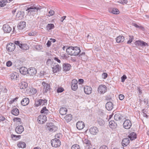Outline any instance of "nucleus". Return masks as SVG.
<instances>
[{"instance_id": "obj_45", "label": "nucleus", "mask_w": 149, "mask_h": 149, "mask_svg": "<svg viewBox=\"0 0 149 149\" xmlns=\"http://www.w3.org/2000/svg\"><path fill=\"white\" fill-rule=\"evenodd\" d=\"M71 149H80V148L79 145L74 144L72 146Z\"/></svg>"}, {"instance_id": "obj_39", "label": "nucleus", "mask_w": 149, "mask_h": 149, "mask_svg": "<svg viewBox=\"0 0 149 149\" xmlns=\"http://www.w3.org/2000/svg\"><path fill=\"white\" fill-rule=\"evenodd\" d=\"M64 118L67 122L70 121L72 119V116L71 114L67 115L65 116Z\"/></svg>"}, {"instance_id": "obj_11", "label": "nucleus", "mask_w": 149, "mask_h": 149, "mask_svg": "<svg viewBox=\"0 0 149 149\" xmlns=\"http://www.w3.org/2000/svg\"><path fill=\"white\" fill-rule=\"evenodd\" d=\"M107 91V87L104 85H100L98 88V91L100 93H104Z\"/></svg>"}, {"instance_id": "obj_41", "label": "nucleus", "mask_w": 149, "mask_h": 149, "mask_svg": "<svg viewBox=\"0 0 149 149\" xmlns=\"http://www.w3.org/2000/svg\"><path fill=\"white\" fill-rule=\"evenodd\" d=\"M49 111V110L46 109V107H43L40 111V112L42 113L47 114Z\"/></svg>"}, {"instance_id": "obj_49", "label": "nucleus", "mask_w": 149, "mask_h": 149, "mask_svg": "<svg viewBox=\"0 0 149 149\" xmlns=\"http://www.w3.org/2000/svg\"><path fill=\"white\" fill-rule=\"evenodd\" d=\"M30 92L32 94H34L36 93L37 91L36 89L34 88H32L30 90Z\"/></svg>"}, {"instance_id": "obj_60", "label": "nucleus", "mask_w": 149, "mask_h": 149, "mask_svg": "<svg viewBox=\"0 0 149 149\" xmlns=\"http://www.w3.org/2000/svg\"><path fill=\"white\" fill-rule=\"evenodd\" d=\"M99 149H108V148L106 146L103 145L101 146Z\"/></svg>"}, {"instance_id": "obj_62", "label": "nucleus", "mask_w": 149, "mask_h": 149, "mask_svg": "<svg viewBox=\"0 0 149 149\" xmlns=\"http://www.w3.org/2000/svg\"><path fill=\"white\" fill-rule=\"evenodd\" d=\"M51 44V41L49 40L48 41L46 45L47 47H49Z\"/></svg>"}, {"instance_id": "obj_56", "label": "nucleus", "mask_w": 149, "mask_h": 149, "mask_svg": "<svg viewBox=\"0 0 149 149\" xmlns=\"http://www.w3.org/2000/svg\"><path fill=\"white\" fill-rule=\"evenodd\" d=\"M28 35L29 36H35L36 35V33L35 32H29L28 33Z\"/></svg>"}, {"instance_id": "obj_43", "label": "nucleus", "mask_w": 149, "mask_h": 149, "mask_svg": "<svg viewBox=\"0 0 149 149\" xmlns=\"http://www.w3.org/2000/svg\"><path fill=\"white\" fill-rule=\"evenodd\" d=\"M40 104L42 106L46 105L47 104V100H46L40 99Z\"/></svg>"}, {"instance_id": "obj_26", "label": "nucleus", "mask_w": 149, "mask_h": 149, "mask_svg": "<svg viewBox=\"0 0 149 149\" xmlns=\"http://www.w3.org/2000/svg\"><path fill=\"white\" fill-rule=\"evenodd\" d=\"M84 143L85 144V146L86 148L89 149L91 147L90 141L88 139H85L83 141Z\"/></svg>"}, {"instance_id": "obj_23", "label": "nucleus", "mask_w": 149, "mask_h": 149, "mask_svg": "<svg viewBox=\"0 0 149 149\" xmlns=\"http://www.w3.org/2000/svg\"><path fill=\"white\" fill-rule=\"evenodd\" d=\"M19 87L21 89H24L28 86V84L25 81H22L19 84Z\"/></svg>"}, {"instance_id": "obj_53", "label": "nucleus", "mask_w": 149, "mask_h": 149, "mask_svg": "<svg viewBox=\"0 0 149 149\" xmlns=\"http://www.w3.org/2000/svg\"><path fill=\"white\" fill-rule=\"evenodd\" d=\"M35 104L36 107H38L39 105H41L40 104V100H37V101H36Z\"/></svg>"}, {"instance_id": "obj_10", "label": "nucleus", "mask_w": 149, "mask_h": 149, "mask_svg": "<svg viewBox=\"0 0 149 149\" xmlns=\"http://www.w3.org/2000/svg\"><path fill=\"white\" fill-rule=\"evenodd\" d=\"M135 45L136 46H140L141 47H144L146 46H148V44L143 41L139 40L136 41L135 42Z\"/></svg>"}, {"instance_id": "obj_59", "label": "nucleus", "mask_w": 149, "mask_h": 149, "mask_svg": "<svg viewBox=\"0 0 149 149\" xmlns=\"http://www.w3.org/2000/svg\"><path fill=\"white\" fill-rule=\"evenodd\" d=\"M124 98V96L123 95L120 94L119 95V98L120 100H123Z\"/></svg>"}, {"instance_id": "obj_29", "label": "nucleus", "mask_w": 149, "mask_h": 149, "mask_svg": "<svg viewBox=\"0 0 149 149\" xmlns=\"http://www.w3.org/2000/svg\"><path fill=\"white\" fill-rule=\"evenodd\" d=\"M10 77L12 80H17L19 75L16 73H12L10 74Z\"/></svg>"}, {"instance_id": "obj_44", "label": "nucleus", "mask_w": 149, "mask_h": 149, "mask_svg": "<svg viewBox=\"0 0 149 149\" xmlns=\"http://www.w3.org/2000/svg\"><path fill=\"white\" fill-rule=\"evenodd\" d=\"M11 137L14 140H16L20 138L21 137L20 135L16 136L14 134H12L11 136Z\"/></svg>"}, {"instance_id": "obj_42", "label": "nucleus", "mask_w": 149, "mask_h": 149, "mask_svg": "<svg viewBox=\"0 0 149 149\" xmlns=\"http://www.w3.org/2000/svg\"><path fill=\"white\" fill-rule=\"evenodd\" d=\"M7 3L6 0H3L0 1V6L1 7H3L5 6Z\"/></svg>"}, {"instance_id": "obj_57", "label": "nucleus", "mask_w": 149, "mask_h": 149, "mask_svg": "<svg viewBox=\"0 0 149 149\" xmlns=\"http://www.w3.org/2000/svg\"><path fill=\"white\" fill-rule=\"evenodd\" d=\"M107 76V74L106 73H103L102 74V77L104 79H106Z\"/></svg>"}, {"instance_id": "obj_52", "label": "nucleus", "mask_w": 149, "mask_h": 149, "mask_svg": "<svg viewBox=\"0 0 149 149\" xmlns=\"http://www.w3.org/2000/svg\"><path fill=\"white\" fill-rule=\"evenodd\" d=\"M130 39L129 40L127 41V43L128 44L130 43L132 41V40L134 39V37L133 36H129Z\"/></svg>"}, {"instance_id": "obj_13", "label": "nucleus", "mask_w": 149, "mask_h": 149, "mask_svg": "<svg viewBox=\"0 0 149 149\" xmlns=\"http://www.w3.org/2000/svg\"><path fill=\"white\" fill-rule=\"evenodd\" d=\"M89 132L91 134L95 135L98 133L99 130L97 127H93L90 129Z\"/></svg>"}, {"instance_id": "obj_34", "label": "nucleus", "mask_w": 149, "mask_h": 149, "mask_svg": "<svg viewBox=\"0 0 149 149\" xmlns=\"http://www.w3.org/2000/svg\"><path fill=\"white\" fill-rule=\"evenodd\" d=\"M109 124L110 127L114 128L116 127L117 123L114 120H111L109 123Z\"/></svg>"}, {"instance_id": "obj_21", "label": "nucleus", "mask_w": 149, "mask_h": 149, "mask_svg": "<svg viewBox=\"0 0 149 149\" xmlns=\"http://www.w3.org/2000/svg\"><path fill=\"white\" fill-rule=\"evenodd\" d=\"M105 107L108 110H111L113 108V104L111 102H108L106 103Z\"/></svg>"}, {"instance_id": "obj_32", "label": "nucleus", "mask_w": 149, "mask_h": 149, "mask_svg": "<svg viewBox=\"0 0 149 149\" xmlns=\"http://www.w3.org/2000/svg\"><path fill=\"white\" fill-rule=\"evenodd\" d=\"M124 40V37L123 36H119L117 37L116 39V42L118 43L123 42Z\"/></svg>"}, {"instance_id": "obj_27", "label": "nucleus", "mask_w": 149, "mask_h": 149, "mask_svg": "<svg viewBox=\"0 0 149 149\" xmlns=\"http://www.w3.org/2000/svg\"><path fill=\"white\" fill-rule=\"evenodd\" d=\"M130 142V140L128 138H125L123 139L122 142V145L123 146H126Z\"/></svg>"}, {"instance_id": "obj_12", "label": "nucleus", "mask_w": 149, "mask_h": 149, "mask_svg": "<svg viewBox=\"0 0 149 149\" xmlns=\"http://www.w3.org/2000/svg\"><path fill=\"white\" fill-rule=\"evenodd\" d=\"M36 69L33 67H31L29 68L27 72L28 73L30 76H33L37 73Z\"/></svg>"}, {"instance_id": "obj_15", "label": "nucleus", "mask_w": 149, "mask_h": 149, "mask_svg": "<svg viewBox=\"0 0 149 149\" xmlns=\"http://www.w3.org/2000/svg\"><path fill=\"white\" fill-rule=\"evenodd\" d=\"M41 8L42 7L40 6L38 7L35 4H32L29 6L26 11H27L31 9L40 10Z\"/></svg>"}, {"instance_id": "obj_24", "label": "nucleus", "mask_w": 149, "mask_h": 149, "mask_svg": "<svg viewBox=\"0 0 149 149\" xmlns=\"http://www.w3.org/2000/svg\"><path fill=\"white\" fill-rule=\"evenodd\" d=\"M29 101L28 98L25 97L23 98L21 101V104L24 106L27 105L29 103Z\"/></svg>"}, {"instance_id": "obj_18", "label": "nucleus", "mask_w": 149, "mask_h": 149, "mask_svg": "<svg viewBox=\"0 0 149 149\" xmlns=\"http://www.w3.org/2000/svg\"><path fill=\"white\" fill-rule=\"evenodd\" d=\"M84 90L85 93L87 94H90L92 92V88L88 86H85L84 88Z\"/></svg>"}, {"instance_id": "obj_54", "label": "nucleus", "mask_w": 149, "mask_h": 149, "mask_svg": "<svg viewBox=\"0 0 149 149\" xmlns=\"http://www.w3.org/2000/svg\"><path fill=\"white\" fill-rule=\"evenodd\" d=\"M54 14V12L53 10H50V11L49 12V14L48 15L49 16H52Z\"/></svg>"}, {"instance_id": "obj_5", "label": "nucleus", "mask_w": 149, "mask_h": 149, "mask_svg": "<svg viewBox=\"0 0 149 149\" xmlns=\"http://www.w3.org/2000/svg\"><path fill=\"white\" fill-rule=\"evenodd\" d=\"M15 43H8L6 47L7 50L10 52L14 51L15 48Z\"/></svg>"}, {"instance_id": "obj_48", "label": "nucleus", "mask_w": 149, "mask_h": 149, "mask_svg": "<svg viewBox=\"0 0 149 149\" xmlns=\"http://www.w3.org/2000/svg\"><path fill=\"white\" fill-rule=\"evenodd\" d=\"M52 63V61L50 59H48L46 62L47 65L49 66L51 65Z\"/></svg>"}, {"instance_id": "obj_33", "label": "nucleus", "mask_w": 149, "mask_h": 149, "mask_svg": "<svg viewBox=\"0 0 149 149\" xmlns=\"http://www.w3.org/2000/svg\"><path fill=\"white\" fill-rule=\"evenodd\" d=\"M67 109L65 108H61L59 110V113L61 115H64L66 113Z\"/></svg>"}, {"instance_id": "obj_30", "label": "nucleus", "mask_w": 149, "mask_h": 149, "mask_svg": "<svg viewBox=\"0 0 149 149\" xmlns=\"http://www.w3.org/2000/svg\"><path fill=\"white\" fill-rule=\"evenodd\" d=\"M128 137L131 140H133L136 138V134L135 132H132L129 135Z\"/></svg>"}, {"instance_id": "obj_47", "label": "nucleus", "mask_w": 149, "mask_h": 149, "mask_svg": "<svg viewBox=\"0 0 149 149\" xmlns=\"http://www.w3.org/2000/svg\"><path fill=\"white\" fill-rule=\"evenodd\" d=\"M62 134L60 133H59L56 134L55 136V138H56V139H61L62 137Z\"/></svg>"}, {"instance_id": "obj_64", "label": "nucleus", "mask_w": 149, "mask_h": 149, "mask_svg": "<svg viewBox=\"0 0 149 149\" xmlns=\"http://www.w3.org/2000/svg\"><path fill=\"white\" fill-rule=\"evenodd\" d=\"M5 118L4 117L1 116H0V121H3L5 120Z\"/></svg>"}, {"instance_id": "obj_40", "label": "nucleus", "mask_w": 149, "mask_h": 149, "mask_svg": "<svg viewBox=\"0 0 149 149\" xmlns=\"http://www.w3.org/2000/svg\"><path fill=\"white\" fill-rule=\"evenodd\" d=\"M17 146L19 147L24 148L26 146V143L23 142H20L18 144Z\"/></svg>"}, {"instance_id": "obj_61", "label": "nucleus", "mask_w": 149, "mask_h": 149, "mask_svg": "<svg viewBox=\"0 0 149 149\" xmlns=\"http://www.w3.org/2000/svg\"><path fill=\"white\" fill-rule=\"evenodd\" d=\"M54 59L55 60L57 61L58 62V63H61V61L57 57H55L54 58Z\"/></svg>"}, {"instance_id": "obj_7", "label": "nucleus", "mask_w": 149, "mask_h": 149, "mask_svg": "<svg viewBox=\"0 0 149 149\" xmlns=\"http://www.w3.org/2000/svg\"><path fill=\"white\" fill-rule=\"evenodd\" d=\"M123 125L125 129H128L131 127L132 126V123L130 120L127 119L125 121Z\"/></svg>"}, {"instance_id": "obj_1", "label": "nucleus", "mask_w": 149, "mask_h": 149, "mask_svg": "<svg viewBox=\"0 0 149 149\" xmlns=\"http://www.w3.org/2000/svg\"><path fill=\"white\" fill-rule=\"evenodd\" d=\"M66 50L68 54L71 55H78L81 52L80 48L78 47H74L70 46L67 48Z\"/></svg>"}, {"instance_id": "obj_28", "label": "nucleus", "mask_w": 149, "mask_h": 149, "mask_svg": "<svg viewBox=\"0 0 149 149\" xmlns=\"http://www.w3.org/2000/svg\"><path fill=\"white\" fill-rule=\"evenodd\" d=\"M38 10L31 9L27 11L28 14L34 16V14H36L37 13V11Z\"/></svg>"}, {"instance_id": "obj_31", "label": "nucleus", "mask_w": 149, "mask_h": 149, "mask_svg": "<svg viewBox=\"0 0 149 149\" xmlns=\"http://www.w3.org/2000/svg\"><path fill=\"white\" fill-rule=\"evenodd\" d=\"M23 17V15L22 12L20 11L18 12L16 16V18L17 20H19L22 19Z\"/></svg>"}, {"instance_id": "obj_55", "label": "nucleus", "mask_w": 149, "mask_h": 149, "mask_svg": "<svg viewBox=\"0 0 149 149\" xmlns=\"http://www.w3.org/2000/svg\"><path fill=\"white\" fill-rule=\"evenodd\" d=\"M127 79V77L125 75H123L121 77V79L122 80L121 81L123 82L125 81V79Z\"/></svg>"}, {"instance_id": "obj_4", "label": "nucleus", "mask_w": 149, "mask_h": 149, "mask_svg": "<svg viewBox=\"0 0 149 149\" xmlns=\"http://www.w3.org/2000/svg\"><path fill=\"white\" fill-rule=\"evenodd\" d=\"M47 120V117L44 115L42 114L40 115L37 119V121L39 123L42 124L44 123Z\"/></svg>"}, {"instance_id": "obj_50", "label": "nucleus", "mask_w": 149, "mask_h": 149, "mask_svg": "<svg viewBox=\"0 0 149 149\" xmlns=\"http://www.w3.org/2000/svg\"><path fill=\"white\" fill-rule=\"evenodd\" d=\"M64 89L62 87H59L57 89V92L58 93H61L63 91Z\"/></svg>"}, {"instance_id": "obj_2", "label": "nucleus", "mask_w": 149, "mask_h": 149, "mask_svg": "<svg viewBox=\"0 0 149 149\" xmlns=\"http://www.w3.org/2000/svg\"><path fill=\"white\" fill-rule=\"evenodd\" d=\"M46 128L49 132H54L57 130L58 128L52 123H49L47 124Z\"/></svg>"}, {"instance_id": "obj_36", "label": "nucleus", "mask_w": 149, "mask_h": 149, "mask_svg": "<svg viewBox=\"0 0 149 149\" xmlns=\"http://www.w3.org/2000/svg\"><path fill=\"white\" fill-rule=\"evenodd\" d=\"M11 113L15 116H17L19 113V110L17 108L13 109L11 111Z\"/></svg>"}, {"instance_id": "obj_16", "label": "nucleus", "mask_w": 149, "mask_h": 149, "mask_svg": "<svg viewBox=\"0 0 149 149\" xmlns=\"http://www.w3.org/2000/svg\"><path fill=\"white\" fill-rule=\"evenodd\" d=\"M3 29L4 32L6 33H10L12 30V28L8 24H6L3 25Z\"/></svg>"}, {"instance_id": "obj_38", "label": "nucleus", "mask_w": 149, "mask_h": 149, "mask_svg": "<svg viewBox=\"0 0 149 149\" xmlns=\"http://www.w3.org/2000/svg\"><path fill=\"white\" fill-rule=\"evenodd\" d=\"M54 27V25L53 24H48L46 27V29L48 31L53 29Z\"/></svg>"}, {"instance_id": "obj_58", "label": "nucleus", "mask_w": 149, "mask_h": 149, "mask_svg": "<svg viewBox=\"0 0 149 149\" xmlns=\"http://www.w3.org/2000/svg\"><path fill=\"white\" fill-rule=\"evenodd\" d=\"M12 63L10 61H8L6 63V65L8 67H10L12 65Z\"/></svg>"}, {"instance_id": "obj_17", "label": "nucleus", "mask_w": 149, "mask_h": 149, "mask_svg": "<svg viewBox=\"0 0 149 149\" xmlns=\"http://www.w3.org/2000/svg\"><path fill=\"white\" fill-rule=\"evenodd\" d=\"M85 126V125L84 123L82 121H79L76 124L77 128L79 130L82 129Z\"/></svg>"}, {"instance_id": "obj_20", "label": "nucleus", "mask_w": 149, "mask_h": 149, "mask_svg": "<svg viewBox=\"0 0 149 149\" xmlns=\"http://www.w3.org/2000/svg\"><path fill=\"white\" fill-rule=\"evenodd\" d=\"M24 131V128L22 125L17 126L15 129V131L18 134H21Z\"/></svg>"}, {"instance_id": "obj_35", "label": "nucleus", "mask_w": 149, "mask_h": 149, "mask_svg": "<svg viewBox=\"0 0 149 149\" xmlns=\"http://www.w3.org/2000/svg\"><path fill=\"white\" fill-rule=\"evenodd\" d=\"M110 12L114 14H117L119 13V10L117 8H112L110 9L109 10Z\"/></svg>"}, {"instance_id": "obj_3", "label": "nucleus", "mask_w": 149, "mask_h": 149, "mask_svg": "<svg viewBox=\"0 0 149 149\" xmlns=\"http://www.w3.org/2000/svg\"><path fill=\"white\" fill-rule=\"evenodd\" d=\"M51 144L52 147L57 148L60 146L61 142L59 139L55 138L51 140Z\"/></svg>"}, {"instance_id": "obj_19", "label": "nucleus", "mask_w": 149, "mask_h": 149, "mask_svg": "<svg viewBox=\"0 0 149 149\" xmlns=\"http://www.w3.org/2000/svg\"><path fill=\"white\" fill-rule=\"evenodd\" d=\"M26 26V23L25 22H20L17 26V28L19 29L22 30Z\"/></svg>"}, {"instance_id": "obj_37", "label": "nucleus", "mask_w": 149, "mask_h": 149, "mask_svg": "<svg viewBox=\"0 0 149 149\" xmlns=\"http://www.w3.org/2000/svg\"><path fill=\"white\" fill-rule=\"evenodd\" d=\"M123 117L122 116L120 113H116L114 116V118L115 120L118 121L121 120Z\"/></svg>"}, {"instance_id": "obj_14", "label": "nucleus", "mask_w": 149, "mask_h": 149, "mask_svg": "<svg viewBox=\"0 0 149 149\" xmlns=\"http://www.w3.org/2000/svg\"><path fill=\"white\" fill-rule=\"evenodd\" d=\"M52 68L53 72L55 73L59 71L61 69V67L59 65L54 63Z\"/></svg>"}, {"instance_id": "obj_63", "label": "nucleus", "mask_w": 149, "mask_h": 149, "mask_svg": "<svg viewBox=\"0 0 149 149\" xmlns=\"http://www.w3.org/2000/svg\"><path fill=\"white\" fill-rule=\"evenodd\" d=\"M66 17V16H64L63 17H62L60 19L61 22H63V21L65 19Z\"/></svg>"}, {"instance_id": "obj_51", "label": "nucleus", "mask_w": 149, "mask_h": 149, "mask_svg": "<svg viewBox=\"0 0 149 149\" xmlns=\"http://www.w3.org/2000/svg\"><path fill=\"white\" fill-rule=\"evenodd\" d=\"M118 2L120 3H127V0H120L118 1Z\"/></svg>"}, {"instance_id": "obj_6", "label": "nucleus", "mask_w": 149, "mask_h": 149, "mask_svg": "<svg viewBox=\"0 0 149 149\" xmlns=\"http://www.w3.org/2000/svg\"><path fill=\"white\" fill-rule=\"evenodd\" d=\"M78 82L76 79H73L71 82V87L72 89L76 91L78 88Z\"/></svg>"}, {"instance_id": "obj_9", "label": "nucleus", "mask_w": 149, "mask_h": 149, "mask_svg": "<svg viewBox=\"0 0 149 149\" xmlns=\"http://www.w3.org/2000/svg\"><path fill=\"white\" fill-rule=\"evenodd\" d=\"M15 45H18L20 48L23 50H26L28 48V47L27 45L25 44H22L20 43L19 41H15Z\"/></svg>"}, {"instance_id": "obj_46", "label": "nucleus", "mask_w": 149, "mask_h": 149, "mask_svg": "<svg viewBox=\"0 0 149 149\" xmlns=\"http://www.w3.org/2000/svg\"><path fill=\"white\" fill-rule=\"evenodd\" d=\"M98 123L100 125L102 126L104 125V122L102 119L99 118L98 120Z\"/></svg>"}, {"instance_id": "obj_8", "label": "nucleus", "mask_w": 149, "mask_h": 149, "mask_svg": "<svg viewBox=\"0 0 149 149\" xmlns=\"http://www.w3.org/2000/svg\"><path fill=\"white\" fill-rule=\"evenodd\" d=\"M42 85L43 87V93H46L47 91L50 89V86L45 81L42 83Z\"/></svg>"}, {"instance_id": "obj_25", "label": "nucleus", "mask_w": 149, "mask_h": 149, "mask_svg": "<svg viewBox=\"0 0 149 149\" xmlns=\"http://www.w3.org/2000/svg\"><path fill=\"white\" fill-rule=\"evenodd\" d=\"M28 70L25 67H22L19 69V72L22 74H26L28 73Z\"/></svg>"}, {"instance_id": "obj_22", "label": "nucleus", "mask_w": 149, "mask_h": 149, "mask_svg": "<svg viewBox=\"0 0 149 149\" xmlns=\"http://www.w3.org/2000/svg\"><path fill=\"white\" fill-rule=\"evenodd\" d=\"M71 65L68 63L64 64L63 66V69L64 71L66 72L70 69Z\"/></svg>"}]
</instances>
